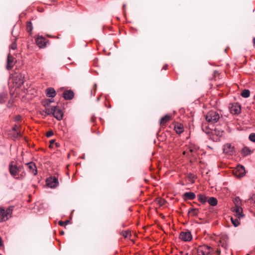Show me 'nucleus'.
I'll return each instance as SVG.
<instances>
[{"label": "nucleus", "instance_id": "f257e3e1", "mask_svg": "<svg viewBox=\"0 0 255 255\" xmlns=\"http://www.w3.org/2000/svg\"><path fill=\"white\" fill-rule=\"evenodd\" d=\"M12 210L13 207H9L5 210L3 208L0 207V216L1 217L0 222L6 221L10 218Z\"/></svg>", "mask_w": 255, "mask_h": 255}, {"label": "nucleus", "instance_id": "f03ea898", "mask_svg": "<svg viewBox=\"0 0 255 255\" xmlns=\"http://www.w3.org/2000/svg\"><path fill=\"white\" fill-rule=\"evenodd\" d=\"M206 120L209 123L211 124L217 123L219 118L220 116L219 114L216 111H210L208 112L206 117Z\"/></svg>", "mask_w": 255, "mask_h": 255}, {"label": "nucleus", "instance_id": "7ed1b4c3", "mask_svg": "<svg viewBox=\"0 0 255 255\" xmlns=\"http://www.w3.org/2000/svg\"><path fill=\"white\" fill-rule=\"evenodd\" d=\"M23 168L22 165H19V166L16 165L14 161H11L9 165V173L10 175L14 177L17 175L18 173L22 171Z\"/></svg>", "mask_w": 255, "mask_h": 255}, {"label": "nucleus", "instance_id": "20e7f679", "mask_svg": "<svg viewBox=\"0 0 255 255\" xmlns=\"http://www.w3.org/2000/svg\"><path fill=\"white\" fill-rule=\"evenodd\" d=\"M212 251L211 247L203 245L198 247L197 249L198 255H207L211 253Z\"/></svg>", "mask_w": 255, "mask_h": 255}, {"label": "nucleus", "instance_id": "39448f33", "mask_svg": "<svg viewBox=\"0 0 255 255\" xmlns=\"http://www.w3.org/2000/svg\"><path fill=\"white\" fill-rule=\"evenodd\" d=\"M179 238L183 241L189 242L192 239V236L190 231L186 230L180 233Z\"/></svg>", "mask_w": 255, "mask_h": 255}, {"label": "nucleus", "instance_id": "423d86ee", "mask_svg": "<svg viewBox=\"0 0 255 255\" xmlns=\"http://www.w3.org/2000/svg\"><path fill=\"white\" fill-rule=\"evenodd\" d=\"M245 169L242 165L237 166L236 169L233 170V174L238 177H242L245 174Z\"/></svg>", "mask_w": 255, "mask_h": 255}, {"label": "nucleus", "instance_id": "0eeeda50", "mask_svg": "<svg viewBox=\"0 0 255 255\" xmlns=\"http://www.w3.org/2000/svg\"><path fill=\"white\" fill-rule=\"evenodd\" d=\"M58 183V180L55 177H50L46 180V185L50 188L56 187Z\"/></svg>", "mask_w": 255, "mask_h": 255}, {"label": "nucleus", "instance_id": "6e6552de", "mask_svg": "<svg viewBox=\"0 0 255 255\" xmlns=\"http://www.w3.org/2000/svg\"><path fill=\"white\" fill-rule=\"evenodd\" d=\"M232 211L235 213V216L238 218H243L244 216L243 209L239 204H236V206L233 208Z\"/></svg>", "mask_w": 255, "mask_h": 255}, {"label": "nucleus", "instance_id": "1a4fd4ad", "mask_svg": "<svg viewBox=\"0 0 255 255\" xmlns=\"http://www.w3.org/2000/svg\"><path fill=\"white\" fill-rule=\"evenodd\" d=\"M24 76L21 73L18 74L13 77V81L18 86H21L24 83Z\"/></svg>", "mask_w": 255, "mask_h": 255}, {"label": "nucleus", "instance_id": "9d476101", "mask_svg": "<svg viewBox=\"0 0 255 255\" xmlns=\"http://www.w3.org/2000/svg\"><path fill=\"white\" fill-rule=\"evenodd\" d=\"M52 115L57 120L60 121L63 118V113L58 107L55 106Z\"/></svg>", "mask_w": 255, "mask_h": 255}, {"label": "nucleus", "instance_id": "9b49d317", "mask_svg": "<svg viewBox=\"0 0 255 255\" xmlns=\"http://www.w3.org/2000/svg\"><path fill=\"white\" fill-rule=\"evenodd\" d=\"M15 59L10 54L7 56L6 68L7 70L11 69L15 63Z\"/></svg>", "mask_w": 255, "mask_h": 255}, {"label": "nucleus", "instance_id": "f8f14e48", "mask_svg": "<svg viewBox=\"0 0 255 255\" xmlns=\"http://www.w3.org/2000/svg\"><path fill=\"white\" fill-rule=\"evenodd\" d=\"M29 168V172L32 174L33 175L37 174V168L34 163L31 162L26 164Z\"/></svg>", "mask_w": 255, "mask_h": 255}, {"label": "nucleus", "instance_id": "ddd939ff", "mask_svg": "<svg viewBox=\"0 0 255 255\" xmlns=\"http://www.w3.org/2000/svg\"><path fill=\"white\" fill-rule=\"evenodd\" d=\"M230 110L232 113L235 114H239L241 111V105L238 103H235L230 108Z\"/></svg>", "mask_w": 255, "mask_h": 255}, {"label": "nucleus", "instance_id": "4468645a", "mask_svg": "<svg viewBox=\"0 0 255 255\" xmlns=\"http://www.w3.org/2000/svg\"><path fill=\"white\" fill-rule=\"evenodd\" d=\"M46 40L44 37L41 36L36 39V42L39 47L43 48L46 46Z\"/></svg>", "mask_w": 255, "mask_h": 255}, {"label": "nucleus", "instance_id": "2eb2a0df", "mask_svg": "<svg viewBox=\"0 0 255 255\" xmlns=\"http://www.w3.org/2000/svg\"><path fill=\"white\" fill-rule=\"evenodd\" d=\"M74 94L71 90L65 91L63 94L64 98L66 100H70L73 99Z\"/></svg>", "mask_w": 255, "mask_h": 255}, {"label": "nucleus", "instance_id": "dca6fc26", "mask_svg": "<svg viewBox=\"0 0 255 255\" xmlns=\"http://www.w3.org/2000/svg\"><path fill=\"white\" fill-rule=\"evenodd\" d=\"M234 150V147L230 143H227L224 145L223 151L225 153L231 154Z\"/></svg>", "mask_w": 255, "mask_h": 255}, {"label": "nucleus", "instance_id": "f3484780", "mask_svg": "<svg viewBox=\"0 0 255 255\" xmlns=\"http://www.w3.org/2000/svg\"><path fill=\"white\" fill-rule=\"evenodd\" d=\"M171 119V116L169 115H166L162 117L160 120V125L161 126H164L166 123Z\"/></svg>", "mask_w": 255, "mask_h": 255}, {"label": "nucleus", "instance_id": "a211bd4d", "mask_svg": "<svg viewBox=\"0 0 255 255\" xmlns=\"http://www.w3.org/2000/svg\"><path fill=\"white\" fill-rule=\"evenodd\" d=\"M176 132L178 134H180L184 131V126L181 124H176L174 128Z\"/></svg>", "mask_w": 255, "mask_h": 255}, {"label": "nucleus", "instance_id": "6ab92c4d", "mask_svg": "<svg viewBox=\"0 0 255 255\" xmlns=\"http://www.w3.org/2000/svg\"><path fill=\"white\" fill-rule=\"evenodd\" d=\"M46 94L48 97L54 98L56 95V92L54 88H49L46 90Z\"/></svg>", "mask_w": 255, "mask_h": 255}, {"label": "nucleus", "instance_id": "aec40b11", "mask_svg": "<svg viewBox=\"0 0 255 255\" xmlns=\"http://www.w3.org/2000/svg\"><path fill=\"white\" fill-rule=\"evenodd\" d=\"M183 196L185 200H193L196 197L195 193L193 192H185Z\"/></svg>", "mask_w": 255, "mask_h": 255}, {"label": "nucleus", "instance_id": "412c9836", "mask_svg": "<svg viewBox=\"0 0 255 255\" xmlns=\"http://www.w3.org/2000/svg\"><path fill=\"white\" fill-rule=\"evenodd\" d=\"M198 201L202 204H205L207 201V198L204 195L199 194L197 196Z\"/></svg>", "mask_w": 255, "mask_h": 255}, {"label": "nucleus", "instance_id": "4be33fe9", "mask_svg": "<svg viewBox=\"0 0 255 255\" xmlns=\"http://www.w3.org/2000/svg\"><path fill=\"white\" fill-rule=\"evenodd\" d=\"M207 201H208L210 205L213 206L216 205L218 203L217 199L213 197H210Z\"/></svg>", "mask_w": 255, "mask_h": 255}, {"label": "nucleus", "instance_id": "5701e85b", "mask_svg": "<svg viewBox=\"0 0 255 255\" xmlns=\"http://www.w3.org/2000/svg\"><path fill=\"white\" fill-rule=\"evenodd\" d=\"M199 213L198 209L190 208L188 211V214H191L193 216H197Z\"/></svg>", "mask_w": 255, "mask_h": 255}, {"label": "nucleus", "instance_id": "b1692460", "mask_svg": "<svg viewBox=\"0 0 255 255\" xmlns=\"http://www.w3.org/2000/svg\"><path fill=\"white\" fill-rule=\"evenodd\" d=\"M239 219L240 218H238V217L235 216L234 217H231V220L235 227H238L240 225Z\"/></svg>", "mask_w": 255, "mask_h": 255}, {"label": "nucleus", "instance_id": "393cba45", "mask_svg": "<svg viewBox=\"0 0 255 255\" xmlns=\"http://www.w3.org/2000/svg\"><path fill=\"white\" fill-rule=\"evenodd\" d=\"M242 154L246 156L251 154V151L250 149L248 147H244L241 151Z\"/></svg>", "mask_w": 255, "mask_h": 255}, {"label": "nucleus", "instance_id": "a878e982", "mask_svg": "<svg viewBox=\"0 0 255 255\" xmlns=\"http://www.w3.org/2000/svg\"><path fill=\"white\" fill-rule=\"evenodd\" d=\"M7 95L5 93L0 94V104H3L5 102Z\"/></svg>", "mask_w": 255, "mask_h": 255}, {"label": "nucleus", "instance_id": "bb28decb", "mask_svg": "<svg viewBox=\"0 0 255 255\" xmlns=\"http://www.w3.org/2000/svg\"><path fill=\"white\" fill-rule=\"evenodd\" d=\"M33 29L32 24L30 21H28L26 23V30L30 34L31 33V31Z\"/></svg>", "mask_w": 255, "mask_h": 255}, {"label": "nucleus", "instance_id": "cd10ccee", "mask_svg": "<svg viewBox=\"0 0 255 255\" xmlns=\"http://www.w3.org/2000/svg\"><path fill=\"white\" fill-rule=\"evenodd\" d=\"M54 109V107H53L51 108L46 107L45 111H44V113L47 115H52Z\"/></svg>", "mask_w": 255, "mask_h": 255}, {"label": "nucleus", "instance_id": "c85d7f7f", "mask_svg": "<svg viewBox=\"0 0 255 255\" xmlns=\"http://www.w3.org/2000/svg\"><path fill=\"white\" fill-rule=\"evenodd\" d=\"M241 95L244 98H248L250 95V91L249 90L245 89L242 92Z\"/></svg>", "mask_w": 255, "mask_h": 255}, {"label": "nucleus", "instance_id": "c756f323", "mask_svg": "<svg viewBox=\"0 0 255 255\" xmlns=\"http://www.w3.org/2000/svg\"><path fill=\"white\" fill-rule=\"evenodd\" d=\"M121 234L126 238H129L131 236V234L128 231H123Z\"/></svg>", "mask_w": 255, "mask_h": 255}, {"label": "nucleus", "instance_id": "7c9ffc66", "mask_svg": "<svg viewBox=\"0 0 255 255\" xmlns=\"http://www.w3.org/2000/svg\"><path fill=\"white\" fill-rule=\"evenodd\" d=\"M187 177L190 181H191L192 183L194 182V178L195 176L194 174L191 173L188 174Z\"/></svg>", "mask_w": 255, "mask_h": 255}, {"label": "nucleus", "instance_id": "2f4dec72", "mask_svg": "<svg viewBox=\"0 0 255 255\" xmlns=\"http://www.w3.org/2000/svg\"><path fill=\"white\" fill-rule=\"evenodd\" d=\"M52 102L53 101L51 99H46L43 102V106L45 107L46 106H49Z\"/></svg>", "mask_w": 255, "mask_h": 255}, {"label": "nucleus", "instance_id": "473e14b6", "mask_svg": "<svg viewBox=\"0 0 255 255\" xmlns=\"http://www.w3.org/2000/svg\"><path fill=\"white\" fill-rule=\"evenodd\" d=\"M249 138L251 141L255 142V133H252L250 134Z\"/></svg>", "mask_w": 255, "mask_h": 255}, {"label": "nucleus", "instance_id": "72a5a7b5", "mask_svg": "<svg viewBox=\"0 0 255 255\" xmlns=\"http://www.w3.org/2000/svg\"><path fill=\"white\" fill-rule=\"evenodd\" d=\"M249 201L251 204L255 203V194L252 196V197L249 199Z\"/></svg>", "mask_w": 255, "mask_h": 255}, {"label": "nucleus", "instance_id": "f704fd0d", "mask_svg": "<svg viewBox=\"0 0 255 255\" xmlns=\"http://www.w3.org/2000/svg\"><path fill=\"white\" fill-rule=\"evenodd\" d=\"M15 133L14 134V136L16 138H18L21 136V134L20 132V129L16 131H15Z\"/></svg>", "mask_w": 255, "mask_h": 255}, {"label": "nucleus", "instance_id": "c9c22d12", "mask_svg": "<svg viewBox=\"0 0 255 255\" xmlns=\"http://www.w3.org/2000/svg\"><path fill=\"white\" fill-rule=\"evenodd\" d=\"M46 135L47 137H51V136H52L53 135V132L51 130H49L48 132H47Z\"/></svg>", "mask_w": 255, "mask_h": 255}, {"label": "nucleus", "instance_id": "e433bc0d", "mask_svg": "<svg viewBox=\"0 0 255 255\" xmlns=\"http://www.w3.org/2000/svg\"><path fill=\"white\" fill-rule=\"evenodd\" d=\"M234 202L235 204V206H236V204H239L240 205V199L239 197H236L234 199Z\"/></svg>", "mask_w": 255, "mask_h": 255}, {"label": "nucleus", "instance_id": "4c0bfd02", "mask_svg": "<svg viewBox=\"0 0 255 255\" xmlns=\"http://www.w3.org/2000/svg\"><path fill=\"white\" fill-rule=\"evenodd\" d=\"M10 48L13 50L16 48V44L15 42H14L11 44V45H10Z\"/></svg>", "mask_w": 255, "mask_h": 255}, {"label": "nucleus", "instance_id": "58836bf2", "mask_svg": "<svg viewBox=\"0 0 255 255\" xmlns=\"http://www.w3.org/2000/svg\"><path fill=\"white\" fill-rule=\"evenodd\" d=\"M12 130L14 131H16L17 130H19V127H17L16 125H15L13 128H12Z\"/></svg>", "mask_w": 255, "mask_h": 255}, {"label": "nucleus", "instance_id": "ea45409f", "mask_svg": "<svg viewBox=\"0 0 255 255\" xmlns=\"http://www.w3.org/2000/svg\"><path fill=\"white\" fill-rule=\"evenodd\" d=\"M97 87V84H95L93 86L92 90H91V94H92L93 90L95 92L96 91Z\"/></svg>", "mask_w": 255, "mask_h": 255}, {"label": "nucleus", "instance_id": "a19ab883", "mask_svg": "<svg viewBox=\"0 0 255 255\" xmlns=\"http://www.w3.org/2000/svg\"><path fill=\"white\" fill-rule=\"evenodd\" d=\"M15 119L16 121H20L21 120V117L20 116H17L15 117Z\"/></svg>", "mask_w": 255, "mask_h": 255}, {"label": "nucleus", "instance_id": "79ce46f5", "mask_svg": "<svg viewBox=\"0 0 255 255\" xmlns=\"http://www.w3.org/2000/svg\"><path fill=\"white\" fill-rule=\"evenodd\" d=\"M58 224L61 226H63L64 225H65V222H64L63 221H59L58 222Z\"/></svg>", "mask_w": 255, "mask_h": 255}, {"label": "nucleus", "instance_id": "37998d69", "mask_svg": "<svg viewBox=\"0 0 255 255\" xmlns=\"http://www.w3.org/2000/svg\"><path fill=\"white\" fill-rule=\"evenodd\" d=\"M195 150L194 148H190L189 151L191 153L192 155H193V153L195 152Z\"/></svg>", "mask_w": 255, "mask_h": 255}, {"label": "nucleus", "instance_id": "c03bdc74", "mask_svg": "<svg viewBox=\"0 0 255 255\" xmlns=\"http://www.w3.org/2000/svg\"><path fill=\"white\" fill-rule=\"evenodd\" d=\"M54 142H55V140H54V139L51 140L50 141V147L51 146V145L52 144H53V143H54Z\"/></svg>", "mask_w": 255, "mask_h": 255}, {"label": "nucleus", "instance_id": "a18cd8bd", "mask_svg": "<svg viewBox=\"0 0 255 255\" xmlns=\"http://www.w3.org/2000/svg\"><path fill=\"white\" fill-rule=\"evenodd\" d=\"M64 222H65V225H66L70 223V221L69 220H66Z\"/></svg>", "mask_w": 255, "mask_h": 255}, {"label": "nucleus", "instance_id": "49530a36", "mask_svg": "<svg viewBox=\"0 0 255 255\" xmlns=\"http://www.w3.org/2000/svg\"><path fill=\"white\" fill-rule=\"evenodd\" d=\"M2 245V239H1V237H0V247H1Z\"/></svg>", "mask_w": 255, "mask_h": 255}, {"label": "nucleus", "instance_id": "de8ad7c7", "mask_svg": "<svg viewBox=\"0 0 255 255\" xmlns=\"http://www.w3.org/2000/svg\"><path fill=\"white\" fill-rule=\"evenodd\" d=\"M217 253L218 255H219L220 254L221 252L220 250H217Z\"/></svg>", "mask_w": 255, "mask_h": 255}, {"label": "nucleus", "instance_id": "09e8293b", "mask_svg": "<svg viewBox=\"0 0 255 255\" xmlns=\"http://www.w3.org/2000/svg\"><path fill=\"white\" fill-rule=\"evenodd\" d=\"M64 231H61V232H60V234H61V235H64Z\"/></svg>", "mask_w": 255, "mask_h": 255}, {"label": "nucleus", "instance_id": "8fccbe9b", "mask_svg": "<svg viewBox=\"0 0 255 255\" xmlns=\"http://www.w3.org/2000/svg\"><path fill=\"white\" fill-rule=\"evenodd\" d=\"M180 254L181 255H183V252L182 251H181L180 252Z\"/></svg>", "mask_w": 255, "mask_h": 255}, {"label": "nucleus", "instance_id": "3c124183", "mask_svg": "<svg viewBox=\"0 0 255 255\" xmlns=\"http://www.w3.org/2000/svg\"><path fill=\"white\" fill-rule=\"evenodd\" d=\"M166 67H167V66H166V65H165V66L163 67V68H164V69H166Z\"/></svg>", "mask_w": 255, "mask_h": 255}, {"label": "nucleus", "instance_id": "603ef678", "mask_svg": "<svg viewBox=\"0 0 255 255\" xmlns=\"http://www.w3.org/2000/svg\"><path fill=\"white\" fill-rule=\"evenodd\" d=\"M253 41H254V43L255 44V38L254 39Z\"/></svg>", "mask_w": 255, "mask_h": 255}, {"label": "nucleus", "instance_id": "864d4df0", "mask_svg": "<svg viewBox=\"0 0 255 255\" xmlns=\"http://www.w3.org/2000/svg\"><path fill=\"white\" fill-rule=\"evenodd\" d=\"M125 7H126V5H125V4H124V5H123V8H125Z\"/></svg>", "mask_w": 255, "mask_h": 255}, {"label": "nucleus", "instance_id": "5fc2aeb1", "mask_svg": "<svg viewBox=\"0 0 255 255\" xmlns=\"http://www.w3.org/2000/svg\"><path fill=\"white\" fill-rule=\"evenodd\" d=\"M183 255H188V253H186L185 254H184Z\"/></svg>", "mask_w": 255, "mask_h": 255}, {"label": "nucleus", "instance_id": "6e6d98bb", "mask_svg": "<svg viewBox=\"0 0 255 255\" xmlns=\"http://www.w3.org/2000/svg\"><path fill=\"white\" fill-rule=\"evenodd\" d=\"M202 129H203V130H204V127H203V126H202Z\"/></svg>", "mask_w": 255, "mask_h": 255}, {"label": "nucleus", "instance_id": "4d7b16f0", "mask_svg": "<svg viewBox=\"0 0 255 255\" xmlns=\"http://www.w3.org/2000/svg\"><path fill=\"white\" fill-rule=\"evenodd\" d=\"M12 34L13 35V30L12 31Z\"/></svg>", "mask_w": 255, "mask_h": 255}, {"label": "nucleus", "instance_id": "13d9d810", "mask_svg": "<svg viewBox=\"0 0 255 255\" xmlns=\"http://www.w3.org/2000/svg\"><path fill=\"white\" fill-rule=\"evenodd\" d=\"M92 122H93V121H94V120L93 118H92Z\"/></svg>", "mask_w": 255, "mask_h": 255}, {"label": "nucleus", "instance_id": "bf43d9fd", "mask_svg": "<svg viewBox=\"0 0 255 255\" xmlns=\"http://www.w3.org/2000/svg\"><path fill=\"white\" fill-rule=\"evenodd\" d=\"M161 217L164 218L165 217H164V216H161Z\"/></svg>", "mask_w": 255, "mask_h": 255}, {"label": "nucleus", "instance_id": "052dcab7", "mask_svg": "<svg viewBox=\"0 0 255 255\" xmlns=\"http://www.w3.org/2000/svg\"><path fill=\"white\" fill-rule=\"evenodd\" d=\"M161 217L164 218L165 217H164V216H161Z\"/></svg>", "mask_w": 255, "mask_h": 255}, {"label": "nucleus", "instance_id": "680f3d73", "mask_svg": "<svg viewBox=\"0 0 255 255\" xmlns=\"http://www.w3.org/2000/svg\"><path fill=\"white\" fill-rule=\"evenodd\" d=\"M205 132H209V131H206Z\"/></svg>", "mask_w": 255, "mask_h": 255}, {"label": "nucleus", "instance_id": "e2e57ef3", "mask_svg": "<svg viewBox=\"0 0 255 255\" xmlns=\"http://www.w3.org/2000/svg\"><path fill=\"white\" fill-rule=\"evenodd\" d=\"M183 154H185V151L183 152Z\"/></svg>", "mask_w": 255, "mask_h": 255}, {"label": "nucleus", "instance_id": "0e129e2a", "mask_svg": "<svg viewBox=\"0 0 255 255\" xmlns=\"http://www.w3.org/2000/svg\"><path fill=\"white\" fill-rule=\"evenodd\" d=\"M247 255H250L249 254H247Z\"/></svg>", "mask_w": 255, "mask_h": 255}]
</instances>
